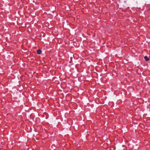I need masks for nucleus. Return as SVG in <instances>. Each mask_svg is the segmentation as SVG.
<instances>
[{"instance_id": "nucleus-1", "label": "nucleus", "mask_w": 150, "mask_h": 150, "mask_svg": "<svg viewBox=\"0 0 150 150\" xmlns=\"http://www.w3.org/2000/svg\"><path fill=\"white\" fill-rule=\"evenodd\" d=\"M42 50L40 49H38L37 50V54H40L41 53Z\"/></svg>"}, {"instance_id": "nucleus-2", "label": "nucleus", "mask_w": 150, "mask_h": 150, "mask_svg": "<svg viewBox=\"0 0 150 150\" xmlns=\"http://www.w3.org/2000/svg\"><path fill=\"white\" fill-rule=\"evenodd\" d=\"M144 58L145 59L146 61H148L149 60V59L146 56H145L144 57Z\"/></svg>"}]
</instances>
